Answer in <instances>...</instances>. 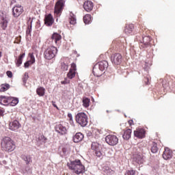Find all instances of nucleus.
I'll return each mask as SVG.
<instances>
[{"instance_id": "obj_1", "label": "nucleus", "mask_w": 175, "mask_h": 175, "mask_svg": "<svg viewBox=\"0 0 175 175\" xmlns=\"http://www.w3.org/2000/svg\"><path fill=\"white\" fill-rule=\"evenodd\" d=\"M70 170H73L75 174H83L85 173V166L83 165L80 159H75V161H70L67 164Z\"/></svg>"}, {"instance_id": "obj_2", "label": "nucleus", "mask_w": 175, "mask_h": 175, "mask_svg": "<svg viewBox=\"0 0 175 175\" xmlns=\"http://www.w3.org/2000/svg\"><path fill=\"white\" fill-rule=\"evenodd\" d=\"M1 147L5 151H8V152H12L16 148L13 140L9 137H5L2 139Z\"/></svg>"}, {"instance_id": "obj_3", "label": "nucleus", "mask_w": 175, "mask_h": 175, "mask_svg": "<svg viewBox=\"0 0 175 175\" xmlns=\"http://www.w3.org/2000/svg\"><path fill=\"white\" fill-rule=\"evenodd\" d=\"M75 120L81 126H86L88 124V116L84 112H79L76 115Z\"/></svg>"}, {"instance_id": "obj_4", "label": "nucleus", "mask_w": 175, "mask_h": 175, "mask_svg": "<svg viewBox=\"0 0 175 175\" xmlns=\"http://www.w3.org/2000/svg\"><path fill=\"white\" fill-rule=\"evenodd\" d=\"M91 149L95 151V155L98 157V158H102V157H103V154L102 153V145L97 142H92Z\"/></svg>"}, {"instance_id": "obj_5", "label": "nucleus", "mask_w": 175, "mask_h": 175, "mask_svg": "<svg viewBox=\"0 0 175 175\" xmlns=\"http://www.w3.org/2000/svg\"><path fill=\"white\" fill-rule=\"evenodd\" d=\"M57 49L55 46H49L45 51L44 57L46 59H53L57 54Z\"/></svg>"}, {"instance_id": "obj_6", "label": "nucleus", "mask_w": 175, "mask_h": 175, "mask_svg": "<svg viewBox=\"0 0 175 175\" xmlns=\"http://www.w3.org/2000/svg\"><path fill=\"white\" fill-rule=\"evenodd\" d=\"M23 12L24 7L20 4H17L12 8V16L17 18V17H20L23 14Z\"/></svg>"}, {"instance_id": "obj_7", "label": "nucleus", "mask_w": 175, "mask_h": 175, "mask_svg": "<svg viewBox=\"0 0 175 175\" xmlns=\"http://www.w3.org/2000/svg\"><path fill=\"white\" fill-rule=\"evenodd\" d=\"M105 142L109 146H117L118 144V137L114 135H108L105 137Z\"/></svg>"}, {"instance_id": "obj_8", "label": "nucleus", "mask_w": 175, "mask_h": 175, "mask_svg": "<svg viewBox=\"0 0 175 175\" xmlns=\"http://www.w3.org/2000/svg\"><path fill=\"white\" fill-rule=\"evenodd\" d=\"M111 61L113 65H121L122 63V55L121 53L113 54L111 57Z\"/></svg>"}, {"instance_id": "obj_9", "label": "nucleus", "mask_w": 175, "mask_h": 175, "mask_svg": "<svg viewBox=\"0 0 175 175\" xmlns=\"http://www.w3.org/2000/svg\"><path fill=\"white\" fill-rule=\"evenodd\" d=\"M65 6V1L58 0L55 5V14L58 16L62 13L64 10V7Z\"/></svg>"}, {"instance_id": "obj_10", "label": "nucleus", "mask_w": 175, "mask_h": 175, "mask_svg": "<svg viewBox=\"0 0 175 175\" xmlns=\"http://www.w3.org/2000/svg\"><path fill=\"white\" fill-rule=\"evenodd\" d=\"M8 23H9V18L6 17V15L0 11V25L2 29H6L8 28Z\"/></svg>"}, {"instance_id": "obj_11", "label": "nucleus", "mask_w": 175, "mask_h": 175, "mask_svg": "<svg viewBox=\"0 0 175 175\" xmlns=\"http://www.w3.org/2000/svg\"><path fill=\"white\" fill-rule=\"evenodd\" d=\"M152 39H151V37L150 36H144L142 38V42H141V47L143 49L146 47H150L151 46V41Z\"/></svg>"}, {"instance_id": "obj_12", "label": "nucleus", "mask_w": 175, "mask_h": 175, "mask_svg": "<svg viewBox=\"0 0 175 175\" xmlns=\"http://www.w3.org/2000/svg\"><path fill=\"white\" fill-rule=\"evenodd\" d=\"M76 70H77L76 64L75 63H72L70 70L67 74L68 78L70 79L75 78L76 76Z\"/></svg>"}, {"instance_id": "obj_13", "label": "nucleus", "mask_w": 175, "mask_h": 175, "mask_svg": "<svg viewBox=\"0 0 175 175\" xmlns=\"http://www.w3.org/2000/svg\"><path fill=\"white\" fill-rule=\"evenodd\" d=\"M134 136L137 139H144L146 137V130L144 129H137L134 131Z\"/></svg>"}, {"instance_id": "obj_14", "label": "nucleus", "mask_w": 175, "mask_h": 175, "mask_svg": "<svg viewBox=\"0 0 175 175\" xmlns=\"http://www.w3.org/2000/svg\"><path fill=\"white\" fill-rule=\"evenodd\" d=\"M172 157H173V152L172 150L169 148H165L163 153V159L167 161L168 159H172Z\"/></svg>"}, {"instance_id": "obj_15", "label": "nucleus", "mask_w": 175, "mask_h": 175, "mask_svg": "<svg viewBox=\"0 0 175 175\" xmlns=\"http://www.w3.org/2000/svg\"><path fill=\"white\" fill-rule=\"evenodd\" d=\"M9 126V129H10V131H17L19 128H21V124L18 121L14 120L10 122Z\"/></svg>"}, {"instance_id": "obj_16", "label": "nucleus", "mask_w": 175, "mask_h": 175, "mask_svg": "<svg viewBox=\"0 0 175 175\" xmlns=\"http://www.w3.org/2000/svg\"><path fill=\"white\" fill-rule=\"evenodd\" d=\"M83 9L85 12H92V9H94V3L91 1H85L83 3Z\"/></svg>"}, {"instance_id": "obj_17", "label": "nucleus", "mask_w": 175, "mask_h": 175, "mask_svg": "<svg viewBox=\"0 0 175 175\" xmlns=\"http://www.w3.org/2000/svg\"><path fill=\"white\" fill-rule=\"evenodd\" d=\"M13 99V97L6 96H0V103L1 105H4L6 106L10 103V100Z\"/></svg>"}, {"instance_id": "obj_18", "label": "nucleus", "mask_w": 175, "mask_h": 175, "mask_svg": "<svg viewBox=\"0 0 175 175\" xmlns=\"http://www.w3.org/2000/svg\"><path fill=\"white\" fill-rule=\"evenodd\" d=\"M44 24L47 27H51L53 24H54V18H53V15L51 14H48L44 19Z\"/></svg>"}, {"instance_id": "obj_19", "label": "nucleus", "mask_w": 175, "mask_h": 175, "mask_svg": "<svg viewBox=\"0 0 175 175\" xmlns=\"http://www.w3.org/2000/svg\"><path fill=\"white\" fill-rule=\"evenodd\" d=\"M135 31V26L133 24H127L124 27V33L126 35H132Z\"/></svg>"}, {"instance_id": "obj_20", "label": "nucleus", "mask_w": 175, "mask_h": 175, "mask_svg": "<svg viewBox=\"0 0 175 175\" xmlns=\"http://www.w3.org/2000/svg\"><path fill=\"white\" fill-rule=\"evenodd\" d=\"M55 129L56 132L60 133V135H66L67 132L66 127L64 126L62 124H57Z\"/></svg>"}, {"instance_id": "obj_21", "label": "nucleus", "mask_w": 175, "mask_h": 175, "mask_svg": "<svg viewBox=\"0 0 175 175\" xmlns=\"http://www.w3.org/2000/svg\"><path fill=\"white\" fill-rule=\"evenodd\" d=\"M98 69L103 72V70H106L107 68H109V63L106 60L101 61L98 62L97 64Z\"/></svg>"}, {"instance_id": "obj_22", "label": "nucleus", "mask_w": 175, "mask_h": 175, "mask_svg": "<svg viewBox=\"0 0 175 175\" xmlns=\"http://www.w3.org/2000/svg\"><path fill=\"white\" fill-rule=\"evenodd\" d=\"M84 139V135L81 133H77L73 137L75 143H80Z\"/></svg>"}, {"instance_id": "obj_23", "label": "nucleus", "mask_w": 175, "mask_h": 175, "mask_svg": "<svg viewBox=\"0 0 175 175\" xmlns=\"http://www.w3.org/2000/svg\"><path fill=\"white\" fill-rule=\"evenodd\" d=\"M133 161L134 162H136L138 163V165H142L143 163L144 160H143V156L140 154H136L133 155Z\"/></svg>"}, {"instance_id": "obj_24", "label": "nucleus", "mask_w": 175, "mask_h": 175, "mask_svg": "<svg viewBox=\"0 0 175 175\" xmlns=\"http://www.w3.org/2000/svg\"><path fill=\"white\" fill-rule=\"evenodd\" d=\"M98 64H96L94 67H93V75L94 76H96V77H100V76H102V70H100V69L98 68Z\"/></svg>"}, {"instance_id": "obj_25", "label": "nucleus", "mask_w": 175, "mask_h": 175, "mask_svg": "<svg viewBox=\"0 0 175 175\" xmlns=\"http://www.w3.org/2000/svg\"><path fill=\"white\" fill-rule=\"evenodd\" d=\"M132 135V129H127L124 131L122 137L124 140H129L131 139V135Z\"/></svg>"}, {"instance_id": "obj_26", "label": "nucleus", "mask_w": 175, "mask_h": 175, "mask_svg": "<svg viewBox=\"0 0 175 175\" xmlns=\"http://www.w3.org/2000/svg\"><path fill=\"white\" fill-rule=\"evenodd\" d=\"M24 57H25V53L21 54L18 56V58L16 59L15 64L18 68L21 66V64H23V58H24Z\"/></svg>"}, {"instance_id": "obj_27", "label": "nucleus", "mask_w": 175, "mask_h": 175, "mask_svg": "<svg viewBox=\"0 0 175 175\" xmlns=\"http://www.w3.org/2000/svg\"><path fill=\"white\" fill-rule=\"evenodd\" d=\"M29 55L30 57V59L25 63V68H29V63L35 64V56H33V53H29Z\"/></svg>"}, {"instance_id": "obj_28", "label": "nucleus", "mask_w": 175, "mask_h": 175, "mask_svg": "<svg viewBox=\"0 0 175 175\" xmlns=\"http://www.w3.org/2000/svg\"><path fill=\"white\" fill-rule=\"evenodd\" d=\"M150 150L153 154L158 152V145L155 142H152L150 144Z\"/></svg>"}, {"instance_id": "obj_29", "label": "nucleus", "mask_w": 175, "mask_h": 175, "mask_svg": "<svg viewBox=\"0 0 175 175\" xmlns=\"http://www.w3.org/2000/svg\"><path fill=\"white\" fill-rule=\"evenodd\" d=\"M83 21L85 24H90V22L92 21V16H91V14H85L83 16Z\"/></svg>"}, {"instance_id": "obj_30", "label": "nucleus", "mask_w": 175, "mask_h": 175, "mask_svg": "<svg viewBox=\"0 0 175 175\" xmlns=\"http://www.w3.org/2000/svg\"><path fill=\"white\" fill-rule=\"evenodd\" d=\"M92 136L96 139H99L100 137V131L98 129H94L92 131Z\"/></svg>"}, {"instance_id": "obj_31", "label": "nucleus", "mask_w": 175, "mask_h": 175, "mask_svg": "<svg viewBox=\"0 0 175 175\" xmlns=\"http://www.w3.org/2000/svg\"><path fill=\"white\" fill-rule=\"evenodd\" d=\"M69 22L72 25H75V24H76V16H75L72 12L70 13Z\"/></svg>"}, {"instance_id": "obj_32", "label": "nucleus", "mask_w": 175, "mask_h": 175, "mask_svg": "<svg viewBox=\"0 0 175 175\" xmlns=\"http://www.w3.org/2000/svg\"><path fill=\"white\" fill-rule=\"evenodd\" d=\"M82 102H83V107H90V102H91L90 98L87 97H83Z\"/></svg>"}, {"instance_id": "obj_33", "label": "nucleus", "mask_w": 175, "mask_h": 175, "mask_svg": "<svg viewBox=\"0 0 175 175\" xmlns=\"http://www.w3.org/2000/svg\"><path fill=\"white\" fill-rule=\"evenodd\" d=\"M33 21V20H29L28 21V24H30V25H28V26H27V29L26 31L27 35H30L31 32L32 31V22Z\"/></svg>"}, {"instance_id": "obj_34", "label": "nucleus", "mask_w": 175, "mask_h": 175, "mask_svg": "<svg viewBox=\"0 0 175 175\" xmlns=\"http://www.w3.org/2000/svg\"><path fill=\"white\" fill-rule=\"evenodd\" d=\"M62 36L61 35L57 33H54L52 36V39L53 40H55V43H57L58 41L61 40L62 39Z\"/></svg>"}, {"instance_id": "obj_35", "label": "nucleus", "mask_w": 175, "mask_h": 175, "mask_svg": "<svg viewBox=\"0 0 175 175\" xmlns=\"http://www.w3.org/2000/svg\"><path fill=\"white\" fill-rule=\"evenodd\" d=\"M9 88H10V85L8 83L2 84L0 91L1 92H5V91H8Z\"/></svg>"}, {"instance_id": "obj_36", "label": "nucleus", "mask_w": 175, "mask_h": 175, "mask_svg": "<svg viewBox=\"0 0 175 175\" xmlns=\"http://www.w3.org/2000/svg\"><path fill=\"white\" fill-rule=\"evenodd\" d=\"M37 94L39 95V96H44V88L40 87L38 88L36 90Z\"/></svg>"}, {"instance_id": "obj_37", "label": "nucleus", "mask_w": 175, "mask_h": 175, "mask_svg": "<svg viewBox=\"0 0 175 175\" xmlns=\"http://www.w3.org/2000/svg\"><path fill=\"white\" fill-rule=\"evenodd\" d=\"M22 159L26 162L27 165H28L29 162H32V159L29 156L22 155Z\"/></svg>"}, {"instance_id": "obj_38", "label": "nucleus", "mask_w": 175, "mask_h": 175, "mask_svg": "<svg viewBox=\"0 0 175 175\" xmlns=\"http://www.w3.org/2000/svg\"><path fill=\"white\" fill-rule=\"evenodd\" d=\"M11 106H16L18 103V98H12L10 102Z\"/></svg>"}, {"instance_id": "obj_39", "label": "nucleus", "mask_w": 175, "mask_h": 175, "mask_svg": "<svg viewBox=\"0 0 175 175\" xmlns=\"http://www.w3.org/2000/svg\"><path fill=\"white\" fill-rule=\"evenodd\" d=\"M28 79H29V77L28 76V72H25L24 75V77L23 78V81L24 85H25V84L27 83Z\"/></svg>"}, {"instance_id": "obj_40", "label": "nucleus", "mask_w": 175, "mask_h": 175, "mask_svg": "<svg viewBox=\"0 0 175 175\" xmlns=\"http://www.w3.org/2000/svg\"><path fill=\"white\" fill-rule=\"evenodd\" d=\"M136 174V171L131 170H127L125 173V175H135Z\"/></svg>"}, {"instance_id": "obj_41", "label": "nucleus", "mask_w": 175, "mask_h": 175, "mask_svg": "<svg viewBox=\"0 0 175 175\" xmlns=\"http://www.w3.org/2000/svg\"><path fill=\"white\" fill-rule=\"evenodd\" d=\"M68 68H69V66H68V64H66L65 63L62 64V70L66 71V70H68Z\"/></svg>"}, {"instance_id": "obj_42", "label": "nucleus", "mask_w": 175, "mask_h": 175, "mask_svg": "<svg viewBox=\"0 0 175 175\" xmlns=\"http://www.w3.org/2000/svg\"><path fill=\"white\" fill-rule=\"evenodd\" d=\"M111 172H113V170L109 168L105 170V173H106L107 175H111Z\"/></svg>"}, {"instance_id": "obj_43", "label": "nucleus", "mask_w": 175, "mask_h": 175, "mask_svg": "<svg viewBox=\"0 0 175 175\" xmlns=\"http://www.w3.org/2000/svg\"><path fill=\"white\" fill-rule=\"evenodd\" d=\"M6 74L8 77H13V72H12V71H7Z\"/></svg>"}, {"instance_id": "obj_44", "label": "nucleus", "mask_w": 175, "mask_h": 175, "mask_svg": "<svg viewBox=\"0 0 175 175\" xmlns=\"http://www.w3.org/2000/svg\"><path fill=\"white\" fill-rule=\"evenodd\" d=\"M67 117L69 118V121H73V116H72V113H68Z\"/></svg>"}, {"instance_id": "obj_45", "label": "nucleus", "mask_w": 175, "mask_h": 175, "mask_svg": "<svg viewBox=\"0 0 175 175\" xmlns=\"http://www.w3.org/2000/svg\"><path fill=\"white\" fill-rule=\"evenodd\" d=\"M3 113H5V111L0 108V117H3Z\"/></svg>"}, {"instance_id": "obj_46", "label": "nucleus", "mask_w": 175, "mask_h": 175, "mask_svg": "<svg viewBox=\"0 0 175 175\" xmlns=\"http://www.w3.org/2000/svg\"><path fill=\"white\" fill-rule=\"evenodd\" d=\"M145 83L146 84V85H148L150 84V79H148V78H145Z\"/></svg>"}, {"instance_id": "obj_47", "label": "nucleus", "mask_w": 175, "mask_h": 175, "mask_svg": "<svg viewBox=\"0 0 175 175\" xmlns=\"http://www.w3.org/2000/svg\"><path fill=\"white\" fill-rule=\"evenodd\" d=\"M62 151L63 152V155H65V154H66V151H67L66 148H62Z\"/></svg>"}, {"instance_id": "obj_48", "label": "nucleus", "mask_w": 175, "mask_h": 175, "mask_svg": "<svg viewBox=\"0 0 175 175\" xmlns=\"http://www.w3.org/2000/svg\"><path fill=\"white\" fill-rule=\"evenodd\" d=\"M52 105L54 107H55L58 110V107L57 106V104H55V101H52Z\"/></svg>"}, {"instance_id": "obj_49", "label": "nucleus", "mask_w": 175, "mask_h": 175, "mask_svg": "<svg viewBox=\"0 0 175 175\" xmlns=\"http://www.w3.org/2000/svg\"><path fill=\"white\" fill-rule=\"evenodd\" d=\"M129 124L131 126V125H133V120H129Z\"/></svg>"}, {"instance_id": "obj_50", "label": "nucleus", "mask_w": 175, "mask_h": 175, "mask_svg": "<svg viewBox=\"0 0 175 175\" xmlns=\"http://www.w3.org/2000/svg\"><path fill=\"white\" fill-rule=\"evenodd\" d=\"M17 2L16 0H12L11 1V5H14V3H16Z\"/></svg>"}, {"instance_id": "obj_51", "label": "nucleus", "mask_w": 175, "mask_h": 175, "mask_svg": "<svg viewBox=\"0 0 175 175\" xmlns=\"http://www.w3.org/2000/svg\"><path fill=\"white\" fill-rule=\"evenodd\" d=\"M61 84H68V82L66 81H62Z\"/></svg>"}, {"instance_id": "obj_52", "label": "nucleus", "mask_w": 175, "mask_h": 175, "mask_svg": "<svg viewBox=\"0 0 175 175\" xmlns=\"http://www.w3.org/2000/svg\"><path fill=\"white\" fill-rule=\"evenodd\" d=\"M42 142H44V139H42Z\"/></svg>"}, {"instance_id": "obj_53", "label": "nucleus", "mask_w": 175, "mask_h": 175, "mask_svg": "<svg viewBox=\"0 0 175 175\" xmlns=\"http://www.w3.org/2000/svg\"><path fill=\"white\" fill-rule=\"evenodd\" d=\"M37 24H39V22H37Z\"/></svg>"}]
</instances>
